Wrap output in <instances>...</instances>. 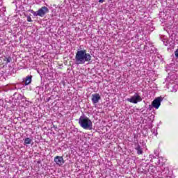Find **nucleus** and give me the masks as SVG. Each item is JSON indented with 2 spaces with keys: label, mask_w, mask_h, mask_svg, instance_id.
I'll list each match as a JSON object with an SVG mask.
<instances>
[{
  "label": "nucleus",
  "mask_w": 178,
  "mask_h": 178,
  "mask_svg": "<svg viewBox=\"0 0 178 178\" xmlns=\"http://www.w3.org/2000/svg\"><path fill=\"white\" fill-rule=\"evenodd\" d=\"M175 56L178 58V49L175 51Z\"/></svg>",
  "instance_id": "obj_14"
},
{
  "label": "nucleus",
  "mask_w": 178,
  "mask_h": 178,
  "mask_svg": "<svg viewBox=\"0 0 178 178\" xmlns=\"http://www.w3.org/2000/svg\"><path fill=\"white\" fill-rule=\"evenodd\" d=\"M135 149L137 151L138 155H143V148H141V145H140V144L137 143L136 145Z\"/></svg>",
  "instance_id": "obj_8"
},
{
  "label": "nucleus",
  "mask_w": 178,
  "mask_h": 178,
  "mask_svg": "<svg viewBox=\"0 0 178 178\" xmlns=\"http://www.w3.org/2000/svg\"><path fill=\"white\" fill-rule=\"evenodd\" d=\"M127 101L131 104H138V102H141V101H143V98H141V96H140L138 93H135L134 96L131 97V98L127 99Z\"/></svg>",
  "instance_id": "obj_4"
},
{
  "label": "nucleus",
  "mask_w": 178,
  "mask_h": 178,
  "mask_svg": "<svg viewBox=\"0 0 178 178\" xmlns=\"http://www.w3.org/2000/svg\"><path fill=\"white\" fill-rule=\"evenodd\" d=\"M161 102H162V97H159L156 98L152 103V105L156 109H158L161 106Z\"/></svg>",
  "instance_id": "obj_5"
},
{
  "label": "nucleus",
  "mask_w": 178,
  "mask_h": 178,
  "mask_svg": "<svg viewBox=\"0 0 178 178\" xmlns=\"http://www.w3.org/2000/svg\"><path fill=\"white\" fill-rule=\"evenodd\" d=\"M31 141H33V140L30 138H26L24 139V145H27V144H31Z\"/></svg>",
  "instance_id": "obj_10"
},
{
  "label": "nucleus",
  "mask_w": 178,
  "mask_h": 178,
  "mask_svg": "<svg viewBox=\"0 0 178 178\" xmlns=\"http://www.w3.org/2000/svg\"><path fill=\"white\" fill-rule=\"evenodd\" d=\"M164 44H165V45H168V42L165 43V42H164Z\"/></svg>",
  "instance_id": "obj_16"
},
{
  "label": "nucleus",
  "mask_w": 178,
  "mask_h": 178,
  "mask_svg": "<svg viewBox=\"0 0 178 178\" xmlns=\"http://www.w3.org/2000/svg\"><path fill=\"white\" fill-rule=\"evenodd\" d=\"M23 98H24V96H23L22 95H19L18 99H23Z\"/></svg>",
  "instance_id": "obj_13"
},
{
  "label": "nucleus",
  "mask_w": 178,
  "mask_h": 178,
  "mask_svg": "<svg viewBox=\"0 0 178 178\" xmlns=\"http://www.w3.org/2000/svg\"><path fill=\"white\" fill-rule=\"evenodd\" d=\"M33 79V76H27L26 78H25V83L24 85L25 86H29V84H31V80Z\"/></svg>",
  "instance_id": "obj_9"
},
{
  "label": "nucleus",
  "mask_w": 178,
  "mask_h": 178,
  "mask_svg": "<svg viewBox=\"0 0 178 178\" xmlns=\"http://www.w3.org/2000/svg\"><path fill=\"white\" fill-rule=\"evenodd\" d=\"M11 60H12V58L10 57H5L3 59V62H6V65H8V63H10Z\"/></svg>",
  "instance_id": "obj_11"
},
{
  "label": "nucleus",
  "mask_w": 178,
  "mask_h": 178,
  "mask_svg": "<svg viewBox=\"0 0 178 178\" xmlns=\"http://www.w3.org/2000/svg\"><path fill=\"white\" fill-rule=\"evenodd\" d=\"M54 162L56 163V165H59V166L65 163L63 161V157L59 156H57L54 158Z\"/></svg>",
  "instance_id": "obj_7"
},
{
  "label": "nucleus",
  "mask_w": 178,
  "mask_h": 178,
  "mask_svg": "<svg viewBox=\"0 0 178 178\" xmlns=\"http://www.w3.org/2000/svg\"><path fill=\"white\" fill-rule=\"evenodd\" d=\"M30 12L31 13H33V16H40V17H44L47 13H49V9L45 6H43L36 12L33 10H30Z\"/></svg>",
  "instance_id": "obj_3"
},
{
  "label": "nucleus",
  "mask_w": 178,
  "mask_h": 178,
  "mask_svg": "<svg viewBox=\"0 0 178 178\" xmlns=\"http://www.w3.org/2000/svg\"><path fill=\"white\" fill-rule=\"evenodd\" d=\"M101 99V95L98 93L92 95V104H98Z\"/></svg>",
  "instance_id": "obj_6"
},
{
  "label": "nucleus",
  "mask_w": 178,
  "mask_h": 178,
  "mask_svg": "<svg viewBox=\"0 0 178 178\" xmlns=\"http://www.w3.org/2000/svg\"><path fill=\"white\" fill-rule=\"evenodd\" d=\"M26 19H27V22H33V19H31V16H27Z\"/></svg>",
  "instance_id": "obj_12"
},
{
  "label": "nucleus",
  "mask_w": 178,
  "mask_h": 178,
  "mask_svg": "<svg viewBox=\"0 0 178 178\" xmlns=\"http://www.w3.org/2000/svg\"><path fill=\"white\" fill-rule=\"evenodd\" d=\"M99 3H104L105 2V0H99Z\"/></svg>",
  "instance_id": "obj_15"
},
{
  "label": "nucleus",
  "mask_w": 178,
  "mask_h": 178,
  "mask_svg": "<svg viewBox=\"0 0 178 178\" xmlns=\"http://www.w3.org/2000/svg\"><path fill=\"white\" fill-rule=\"evenodd\" d=\"M91 54L87 53V50H78L75 55L76 65H84L86 62H91Z\"/></svg>",
  "instance_id": "obj_1"
},
{
  "label": "nucleus",
  "mask_w": 178,
  "mask_h": 178,
  "mask_svg": "<svg viewBox=\"0 0 178 178\" xmlns=\"http://www.w3.org/2000/svg\"><path fill=\"white\" fill-rule=\"evenodd\" d=\"M79 124L85 130H92V121L84 114L79 118Z\"/></svg>",
  "instance_id": "obj_2"
}]
</instances>
